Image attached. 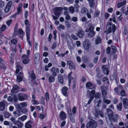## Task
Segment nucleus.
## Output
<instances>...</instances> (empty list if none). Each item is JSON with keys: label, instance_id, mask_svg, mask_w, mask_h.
Instances as JSON below:
<instances>
[{"label": "nucleus", "instance_id": "f257e3e1", "mask_svg": "<svg viewBox=\"0 0 128 128\" xmlns=\"http://www.w3.org/2000/svg\"><path fill=\"white\" fill-rule=\"evenodd\" d=\"M91 46V44L88 39L85 40L83 42V46L84 49L87 52H89L92 50Z\"/></svg>", "mask_w": 128, "mask_h": 128}, {"label": "nucleus", "instance_id": "f03ea898", "mask_svg": "<svg viewBox=\"0 0 128 128\" xmlns=\"http://www.w3.org/2000/svg\"><path fill=\"white\" fill-rule=\"evenodd\" d=\"M118 115L117 114H114L111 116L109 117L111 122H107L108 124L109 125H111L113 126L112 122H116L118 121Z\"/></svg>", "mask_w": 128, "mask_h": 128}, {"label": "nucleus", "instance_id": "7ed1b4c3", "mask_svg": "<svg viewBox=\"0 0 128 128\" xmlns=\"http://www.w3.org/2000/svg\"><path fill=\"white\" fill-rule=\"evenodd\" d=\"M97 126L96 122L94 120H92L87 123L86 125V128H89L90 127L91 128H96Z\"/></svg>", "mask_w": 128, "mask_h": 128}, {"label": "nucleus", "instance_id": "20e7f679", "mask_svg": "<svg viewBox=\"0 0 128 128\" xmlns=\"http://www.w3.org/2000/svg\"><path fill=\"white\" fill-rule=\"evenodd\" d=\"M18 100L20 101L27 100L28 99V96L27 95L21 93L18 94Z\"/></svg>", "mask_w": 128, "mask_h": 128}, {"label": "nucleus", "instance_id": "39448f33", "mask_svg": "<svg viewBox=\"0 0 128 128\" xmlns=\"http://www.w3.org/2000/svg\"><path fill=\"white\" fill-rule=\"evenodd\" d=\"M63 10V8L61 7H57L55 8L54 14L56 16L59 17L60 15V12Z\"/></svg>", "mask_w": 128, "mask_h": 128}, {"label": "nucleus", "instance_id": "423d86ee", "mask_svg": "<svg viewBox=\"0 0 128 128\" xmlns=\"http://www.w3.org/2000/svg\"><path fill=\"white\" fill-rule=\"evenodd\" d=\"M116 27L114 24H112L111 26L109 27L108 30V33L110 34L111 33L112 31L113 34L114 33L116 30Z\"/></svg>", "mask_w": 128, "mask_h": 128}, {"label": "nucleus", "instance_id": "0eeeda50", "mask_svg": "<svg viewBox=\"0 0 128 128\" xmlns=\"http://www.w3.org/2000/svg\"><path fill=\"white\" fill-rule=\"evenodd\" d=\"M66 64L69 66V68L70 69H73L75 70L76 69V66L73 62L70 60H68Z\"/></svg>", "mask_w": 128, "mask_h": 128}, {"label": "nucleus", "instance_id": "6e6552de", "mask_svg": "<svg viewBox=\"0 0 128 128\" xmlns=\"http://www.w3.org/2000/svg\"><path fill=\"white\" fill-rule=\"evenodd\" d=\"M30 27L29 26L27 25L26 27V35L27 38V40L28 41V43L30 46H31V42L30 40H28L29 39V33L30 32Z\"/></svg>", "mask_w": 128, "mask_h": 128}, {"label": "nucleus", "instance_id": "1a4fd4ad", "mask_svg": "<svg viewBox=\"0 0 128 128\" xmlns=\"http://www.w3.org/2000/svg\"><path fill=\"white\" fill-rule=\"evenodd\" d=\"M7 102L4 100L0 102V110L3 111L6 108V104Z\"/></svg>", "mask_w": 128, "mask_h": 128}, {"label": "nucleus", "instance_id": "9d476101", "mask_svg": "<svg viewBox=\"0 0 128 128\" xmlns=\"http://www.w3.org/2000/svg\"><path fill=\"white\" fill-rule=\"evenodd\" d=\"M96 86L94 85L90 82H88L86 84V87L87 89H92L95 88Z\"/></svg>", "mask_w": 128, "mask_h": 128}, {"label": "nucleus", "instance_id": "9b49d317", "mask_svg": "<svg viewBox=\"0 0 128 128\" xmlns=\"http://www.w3.org/2000/svg\"><path fill=\"white\" fill-rule=\"evenodd\" d=\"M23 63L25 64H27L29 62L28 57L27 55L24 54L22 57Z\"/></svg>", "mask_w": 128, "mask_h": 128}, {"label": "nucleus", "instance_id": "f8f14e48", "mask_svg": "<svg viewBox=\"0 0 128 128\" xmlns=\"http://www.w3.org/2000/svg\"><path fill=\"white\" fill-rule=\"evenodd\" d=\"M12 4V1H10L8 2L4 9L6 12H8L9 11Z\"/></svg>", "mask_w": 128, "mask_h": 128}, {"label": "nucleus", "instance_id": "ddd939ff", "mask_svg": "<svg viewBox=\"0 0 128 128\" xmlns=\"http://www.w3.org/2000/svg\"><path fill=\"white\" fill-rule=\"evenodd\" d=\"M40 58V55L39 53H36L34 55V61L36 63L39 62Z\"/></svg>", "mask_w": 128, "mask_h": 128}, {"label": "nucleus", "instance_id": "4468645a", "mask_svg": "<svg viewBox=\"0 0 128 128\" xmlns=\"http://www.w3.org/2000/svg\"><path fill=\"white\" fill-rule=\"evenodd\" d=\"M123 102V105L124 107L127 109L128 108V99L126 98H124L122 100Z\"/></svg>", "mask_w": 128, "mask_h": 128}, {"label": "nucleus", "instance_id": "2eb2a0df", "mask_svg": "<svg viewBox=\"0 0 128 128\" xmlns=\"http://www.w3.org/2000/svg\"><path fill=\"white\" fill-rule=\"evenodd\" d=\"M123 89V88L121 85H119L117 87L114 89V91L116 92L118 94L120 91Z\"/></svg>", "mask_w": 128, "mask_h": 128}, {"label": "nucleus", "instance_id": "dca6fc26", "mask_svg": "<svg viewBox=\"0 0 128 128\" xmlns=\"http://www.w3.org/2000/svg\"><path fill=\"white\" fill-rule=\"evenodd\" d=\"M13 114L14 116L16 117H18L22 114L21 111L20 110H17L16 111H14L13 112Z\"/></svg>", "mask_w": 128, "mask_h": 128}, {"label": "nucleus", "instance_id": "f3484780", "mask_svg": "<svg viewBox=\"0 0 128 128\" xmlns=\"http://www.w3.org/2000/svg\"><path fill=\"white\" fill-rule=\"evenodd\" d=\"M52 76H49L48 77V81L49 83H51L54 82L55 80V77Z\"/></svg>", "mask_w": 128, "mask_h": 128}, {"label": "nucleus", "instance_id": "a211bd4d", "mask_svg": "<svg viewBox=\"0 0 128 128\" xmlns=\"http://www.w3.org/2000/svg\"><path fill=\"white\" fill-rule=\"evenodd\" d=\"M101 90L103 98L104 97H106V96L107 94V92L104 88L102 86L101 87Z\"/></svg>", "mask_w": 128, "mask_h": 128}, {"label": "nucleus", "instance_id": "6ab92c4d", "mask_svg": "<svg viewBox=\"0 0 128 128\" xmlns=\"http://www.w3.org/2000/svg\"><path fill=\"white\" fill-rule=\"evenodd\" d=\"M68 88L66 86H64L62 89V92L63 95L65 96L68 95V93L67 92Z\"/></svg>", "mask_w": 128, "mask_h": 128}, {"label": "nucleus", "instance_id": "aec40b11", "mask_svg": "<svg viewBox=\"0 0 128 128\" xmlns=\"http://www.w3.org/2000/svg\"><path fill=\"white\" fill-rule=\"evenodd\" d=\"M11 96L12 98L13 102H17L18 101V96L14 94H12Z\"/></svg>", "mask_w": 128, "mask_h": 128}, {"label": "nucleus", "instance_id": "412c9836", "mask_svg": "<svg viewBox=\"0 0 128 128\" xmlns=\"http://www.w3.org/2000/svg\"><path fill=\"white\" fill-rule=\"evenodd\" d=\"M56 70V69L54 67H52L50 69V73L52 74V76H57V73Z\"/></svg>", "mask_w": 128, "mask_h": 128}, {"label": "nucleus", "instance_id": "4be33fe9", "mask_svg": "<svg viewBox=\"0 0 128 128\" xmlns=\"http://www.w3.org/2000/svg\"><path fill=\"white\" fill-rule=\"evenodd\" d=\"M58 81L61 83L62 84L64 82L63 78V76L60 74H59L58 75Z\"/></svg>", "mask_w": 128, "mask_h": 128}, {"label": "nucleus", "instance_id": "5701e85b", "mask_svg": "<svg viewBox=\"0 0 128 128\" xmlns=\"http://www.w3.org/2000/svg\"><path fill=\"white\" fill-rule=\"evenodd\" d=\"M32 122L31 120H29L26 123L25 125V127L26 128H31V124Z\"/></svg>", "mask_w": 128, "mask_h": 128}, {"label": "nucleus", "instance_id": "b1692460", "mask_svg": "<svg viewBox=\"0 0 128 128\" xmlns=\"http://www.w3.org/2000/svg\"><path fill=\"white\" fill-rule=\"evenodd\" d=\"M84 32L83 30H81L77 34V36L79 38H82L84 36Z\"/></svg>", "mask_w": 128, "mask_h": 128}, {"label": "nucleus", "instance_id": "393cba45", "mask_svg": "<svg viewBox=\"0 0 128 128\" xmlns=\"http://www.w3.org/2000/svg\"><path fill=\"white\" fill-rule=\"evenodd\" d=\"M60 116L62 120H64L66 118V115L63 112H61L60 114Z\"/></svg>", "mask_w": 128, "mask_h": 128}, {"label": "nucleus", "instance_id": "a878e982", "mask_svg": "<svg viewBox=\"0 0 128 128\" xmlns=\"http://www.w3.org/2000/svg\"><path fill=\"white\" fill-rule=\"evenodd\" d=\"M106 112L108 114L109 117L111 116L114 113H113L112 110L109 108H107L106 109Z\"/></svg>", "mask_w": 128, "mask_h": 128}, {"label": "nucleus", "instance_id": "bb28decb", "mask_svg": "<svg viewBox=\"0 0 128 128\" xmlns=\"http://www.w3.org/2000/svg\"><path fill=\"white\" fill-rule=\"evenodd\" d=\"M17 126L19 128H22L23 126V123L19 120H18L16 122V124Z\"/></svg>", "mask_w": 128, "mask_h": 128}, {"label": "nucleus", "instance_id": "cd10ccee", "mask_svg": "<svg viewBox=\"0 0 128 128\" xmlns=\"http://www.w3.org/2000/svg\"><path fill=\"white\" fill-rule=\"evenodd\" d=\"M28 74H30V76L33 80H35L36 78V75L34 73V70H32L30 72H29Z\"/></svg>", "mask_w": 128, "mask_h": 128}, {"label": "nucleus", "instance_id": "c85d7f7f", "mask_svg": "<svg viewBox=\"0 0 128 128\" xmlns=\"http://www.w3.org/2000/svg\"><path fill=\"white\" fill-rule=\"evenodd\" d=\"M18 86L17 85H15L13 87L12 89L11 90V92L12 93L17 92H16V91L18 90Z\"/></svg>", "mask_w": 128, "mask_h": 128}, {"label": "nucleus", "instance_id": "c756f323", "mask_svg": "<svg viewBox=\"0 0 128 128\" xmlns=\"http://www.w3.org/2000/svg\"><path fill=\"white\" fill-rule=\"evenodd\" d=\"M100 110L99 109L95 108V112L94 113V114L95 117L98 118L99 116Z\"/></svg>", "mask_w": 128, "mask_h": 128}, {"label": "nucleus", "instance_id": "7c9ffc66", "mask_svg": "<svg viewBox=\"0 0 128 128\" xmlns=\"http://www.w3.org/2000/svg\"><path fill=\"white\" fill-rule=\"evenodd\" d=\"M95 32L94 31H90L88 33V36L89 37L92 38L95 36Z\"/></svg>", "mask_w": 128, "mask_h": 128}, {"label": "nucleus", "instance_id": "2f4dec72", "mask_svg": "<svg viewBox=\"0 0 128 128\" xmlns=\"http://www.w3.org/2000/svg\"><path fill=\"white\" fill-rule=\"evenodd\" d=\"M20 110L22 114H26V113H27L28 111L27 109L26 108H21Z\"/></svg>", "mask_w": 128, "mask_h": 128}, {"label": "nucleus", "instance_id": "473e14b6", "mask_svg": "<svg viewBox=\"0 0 128 128\" xmlns=\"http://www.w3.org/2000/svg\"><path fill=\"white\" fill-rule=\"evenodd\" d=\"M96 44L97 45L98 44L100 43L101 42V38L99 36H98L95 40Z\"/></svg>", "mask_w": 128, "mask_h": 128}, {"label": "nucleus", "instance_id": "72a5a7b5", "mask_svg": "<svg viewBox=\"0 0 128 128\" xmlns=\"http://www.w3.org/2000/svg\"><path fill=\"white\" fill-rule=\"evenodd\" d=\"M126 0H124L122 2L118 3V8H119L122 6L126 4Z\"/></svg>", "mask_w": 128, "mask_h": 128}, {"label": "nucleus", "instance_id": "f704fd0d", "mask_svg": "<svg viewBox=\"0 0 128 128\" xmlns=\"http://www.w3.org/2000/svg\"><path fill=\"white\" fill-rule=\"evenodd\" d=\"M88 1L90 6L92 8L94 7V4L93 3V0H87Z\"/></svg>", "mask_w": 128, "mask_h": 128}, {"label": "nucleus", "instance_id": "c9c22d12", "mask_svg": "<svg viewBox=\"0 0 128 128\" xmlns=\"http://www.w3.org/2000/svg\"><path fill=\"white\" fill-rule=\"evenodd\" d=\"M27 118V116H26L24 115L22 116L19 118H18V119L23 122L25 120H26Z\"/></svg>", "mask_w": 128, "mask_h": 128}, {"label": "nucleus", "instance_id": "e433bc0d", "mask_svg": "<svg viewBox=\"0 0 128 128\" xmlns=\"http://www.w3.org/2000/svg\"><path fill=\"white\" fill-rule=\"evenodd\" d=\"M122 104L121 102H120L118 104L117 106V108L118 110L120 111H121L122 108Z\"/></svg>", "mask_w": 128, "mask_h": 128}, {"label": "nucleus", "instance_id": "4c0bfd02", "mask_svg": "<svg viewBox=\"0 0 128 128\" xmlns=\"http://www.w3.org/2000/svg\"><path fill=\"white\" fill-rule=\"evenodd\" d=\"M6 67L3 63L0 62V69L1 70L5 69Z\"/></svg>", "mask_w": 128, "mask_h": 128}, {"label": "nucleus", "instance_id": "58836bf2", "mask_svg": "<svg viewBox=\"0 0 128 128\" xmlns=\"http://www.w3.org/2000/svg\"><path fill=\"white\" fill-rule=\"evenodd\" d=\"M20 104L22 108L28 105L27 103L26 102H22L20 103Z\"/></svg>", "mask_w": 128, "mask_h": 128}, {"label": "nucleus", "instance_id": "ea45409f", "mask_svg": "<svg viewBox=\"0 0 128 128\" xmlns=\"http://www.w3.org/2000/svg\"><path fill=\"white\" fill-rule=\"evenodd\" d=\"M69 12L71 14H73L74 11V7L72 6H70L69 8Z\"/></svg>", "mask_w": 128, "mask_h": 128}, {"label": "nucleus", "instance_id": "a19ab883", "mask_svg": "<svg viewBox=\"0 0 128 128\" xmlns=\"http://www.w3.org/2000/svg\"><path fill=\"white\" fill-rule=\"evenodd\" d=\"M74 6L75 8V11L76 12H78L79 11L78 8L80 7L79 5L77 4H75Z\"/></svg>", "mask_w": 128, "mask_h": 128}, {"label": "nucleus", "instance_id": "79ce46f5", "mask_svg": "<svg viewBox=\"0 0 128 128\" xmlns=\"http://www.w3.org/2000/svg\"><path fill=\"white\" fill-rule=\"evenodd\" d=\"M17 76V79L16 80L17 82H20L22 81L23 79L22 76Z\"/></svg>", "mask_w": 128, "mask_h": 128}, {"label": "nucleus", "instance_id": "37998d69", "mask_svg": "<svg viewBox=\"0 0 128 128\" xmlns=\"http://www.w3.org/2000/svg\"><path fill=\"white\" fill-rule=\"evenodd\" d=\"M106 97H104L103 98V101L104 102L108 104H110L111 102L110 100L106 99Z\"/></svg>", "mask_w": 128, "mask_h": 128}, {"label": "nucleus", "instance_id": "c03bdc74", "mask_svg": "<svg viewBox=\"0 0 128 128\" xmlns=\"http://www.w3.org/2000/svg\"><path fill=\"white\" fill-rule=\"evenodd\" d=\"M4 114V116L6 118H8L10 115V114L9 113L4 112H3Z\"/></svg>", "mask_w": 128, "mask_h": 128}, {"label": "nucleus", "instance_id": "a18cd8bd", "mask_svg": "<svg viewBox=\"0 0 128 128\" xmlns=\"http://www.w3.org/2000/svg\"><path fill=\"white\" fill-rule=\"evenodd\" d=\"M65 24L66 25V27L68 28H70L71 27V25L70 23H69V22L68 21H66L65 22Z\"/></svg>", "mask_w": 128, "mask_h": 128}, {"label": "nucleus", "instance_id": "49530a36", "mask_svg": "<svg viewBox=\"0 0 128 128\" xmlns=\"http://www.w3.org/2000/svg\"><path fill=\"white\" fill-rule=\"evenodd\" d=\"M90 98L89 100L88 101L87 103L88 104H89L94 99V97L92 96H91V95L90 94Z\"/></svg>", "mask_w": 128, "mask_h": 128}, {"label": "nucleus", "instance_id": "de8ad7c7", "mask_svg": "<svg viewBox=\"0 0 128 128\" xmlns=\"http://www.w3.org/2000/svg\"><path fill=\"white\" fill-rule=\"evenodd\" d=\"M111 48L112 50V52L114 53L116 52V48L114 46H112Z\"/></svg>", "mask_w": 128, "mask_h": 128}, {"label": "nucleus", "instance_id": "09e8293b", "mask_svg": "<svg viewBox=\"0 0 128 128\" xmlns=\"http://www.w3.org/2000/svg\"><path fill=\"white\" fill-rule=\"evenodd\" d=\"M6 28V26L5 25H3L0 28V30L2 31H4Z\"/></svg>", "mask_w": 128, "mask_h": 128}, {"label": "nucleus", "instance_id": "8fccbe9b", "mask_svg": "<svg viewBox=\"0 0 128 128\" xmlns=\"http://www.w3.org/2000/svg\"><path fill=\"white\" fill-rule=\"evenodd\" d=\"M45 97L46 100L48 101L49 99V94L48 92H46L45 95Z\"/></svg>", "mask_w": 128, "mask_h": 128}, {"label": "nucleus", "instance_id": "3c124183", "mask_svg": "<svg viewBox=\"0 0 128 128\" xmlns=\"http://www.w3.org/2000/svg\"><path fill=\"white\" fill-rule=\"evenodd\" d=\"M12 22V20H8L6 22V24L8 26H9Z\"/></svg>", "mask_w": 128, "mask_h": 128}, {"label": "nucleus", "instance_id": "603ef678", "mask_svg": "<svg viewBox=\"0 0 128 128\" xmlns=\"http://www.w3.org/2000/svg\"><path fill=\"white\" fill-rule=\"evenodd\" d=\"M68 47L71 49L72 48V42H69L68 41Z\"/></svg>", "mask_w": 128, "mask_h": 128}, {"label": "nucleus", "instance_id": "864d4df0", "mask_svg": "<svg viewBox=\"0 0 128 128\" xmlns=\"http://www.w3.org/2000/svg\"><path fill=\"white\" fill-rule=\"evenodd\" d=\"M100 95V94L99 93H97L95 94V97L96 98H99Z\"/></svg>", "mask_w": 128, "mask_h": 128}, {"label": "nucleus", "instance_id": "5fc2aeb1", "mask_svg": "<svg viewBox=\"0 0 128 128\" xmlns=\"http://www.w3.org/2000/svg\"><path fill=\"white\" fill-rule=\"evenodd\" d=\"M126 92L123 89L120 92V94L122 96H124L125 95Z\"/></svg>", "mask_w": 128, "mask_h": 128}, {"label": "nucleus", "instance_id": "6e6d98bb", "mask_svg": "<svg viewBox=\"0 0 128 128\" xmlns=\"http://www.w3.org/2000/svg\"><path fill=\"white\" fill-rule=\"evenodd\" d=\"M106 53L107 54H109L110 52L111 48L110 47H108L106 49Z\"/></svg>", "mask_w": 128, "mask_h": 128}, {"label": "nucleus", "instance_id": "4d7b16f0", "mask_svg": "<svg viewBox=\"0 0 128 128\" xmlns=\"http://www.w3.org/2000/svg\"><path fill=\"white\" fill-rule=\"evenodd\" d=\"M71 75L68 74V80L69 81V84L71 83L72 79H73L71 77Z\"/></svg>", "mask_w": 128, "mask_h": 128}, {"label": "nucleus", "instance_id": "13d9d810", "mask_svg": "<svg viewBox=\"0 0 128 128\" xmlns=\"http://www.w3.org/2000/svg\"><path fill=\"white\" fill-rule=\"evenodd\" d=\"M11 42L12 44H15L17 42V40L16 39H13L12 40Z\"/></svg>", "mask_w": 128, "mask_h": 128}, {"label": "nucleus", "instance_id": "bf43d9fd", "mask_svg": "<svg viewBox=\"0 0 128 128\" xmlns=\"http://www.w3.org/2000/svg\"><path fill=\"white\" fill-rule=\"evenodd\" d=\"M58 29H59L60 28L62 29L63 30H64L65 28V27L64 26L61 24H60L59 26L58 27Z\"/></svg>", "mask_w": 128, "mask_h": 128}, {"label": "nucleus", "instance_id": "052dcab7", "mask_svg": "<svg viewBox=\"0 0 128 128\" xmlns=\"http://www.w3.org/2000/svg\"><path fill=\"white\" fill-rule=\"evenodd\" d=\"M98 58V56H97L94 58V62L96 64L97 63Z\"/></svg>", "mask_w": 128, "mask_h": 128}, {"label": "nucleus", "instance_id": "680f3d73", "mask_svg": "<svg viewBox=\"0 0 128 128\" xmlns=\"http://www.w3.org/2000/svg\"><path fill=\"white\" fill-rule=\"evenodd\" d=\"M102 70H108V68L106 66H102Z\"/></svg>", "mask_w": 128, "mask_h": 128}, {"label": "nucleus", "instance_id": "e2e57ef3", "mask_svg": "<svg viewBox=\"0 0 128 128\" xmlns=\"http://www.w3.org/2000/svg\"><path fill=\"white\" fill-rule=\"evenodd\" d=\"M100 12H98V11H96L94 14V16L95 17L98 16L100 14Z\"/></svg>", "mask_w": 128, "mask_h": 128}, {"label": "nucleus", "instance_id": "0e129e2a", "mask_svg": "<svg viewBox=\"0 0 128 128\" xmlns=\"http://www.w3.org/2000/svg\"><path fill=\"white\" fill-rule=\"evenodd\" d=\"M94 26L92 25V26H90L89 28V30L90 31H94Z\"/></svg>", "mask_w": 128, "mask_h": 128}, {"label": "nucleus", "instance_id": "69168bd1", "mask_svg": "<svg viewBox=\"0 0 128 128\" xmlns=\"http://www.w3.org/2000/svg\"><path fill=\"white\" fill-rule=\"evenodd\" d=\"M22 9L21 8H17V12L16 13V14H19L21 13V11Z\"/></svg>", "mask_w": 128, "mask_h": 128}, {"label": "nucleus", "instance_id": "338daca9", "mask_svg": "<svg viewBox=\"0 0 128 128\" xmlns=\"http://www.w3.org/2000/svg\"><path fill=\"white\" fill-rule=\"evenodd\" d=\"M57 46V44L56 43L54 42L53 43V44L52 46V48L54 49H55Z\"/></svg>", "mask_w": 128, "mask_h": 128}, {"label": "nucleus", "instance_id": "774afa93", "mask_svg": "<svg viewBox=\"0 0 128 128\" xmlns=\"http://www.w3.org/2000/svg\"><path fill=\"white\" fill-rule=\"evenodd\" d=\"M71 37L74 40H77L78 39V38L74 34H72Z\"/></svg>", "mask_w": 128, "mask_h": 128}]
</instances>
